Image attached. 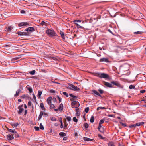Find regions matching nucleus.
I'll return each instance as SVG.
<instances>
[{"mask_svg": "<svg viewBox=\"0 0 146 146\" xmlns=\"http://www.w3.org/2000/svg\"><path fill=\"white\" fill-rule=\"evenodd\" d=\"M46 33L48 36L53 37L56 35V34L54 30L48 29L46 31Z\"/></svg>", "mask_w": 146, "mask_h": 146, "instance_id": "f257e3e1", "label": "nucleus"}, {"mask_svg": "<svg viewBox=\"0 0 146 146\" xmlns=\"http://www.w3.org/2000/svg\"><path fill=\"white\" fill-rule=\"evenodd\" d=\"M111 83L120 88H122L123 87V86L121 85L119 82L117 81H112L111 82Z\"/></svg>", "mask_w": 146, "mask_h": 146, "instance_id": "f03ea898", "label": "nucleus"}, {"mask_svg": "<svg viewBox=\"0 0 146 146\" xmlns=\"http://www.w3.org/2000/svg\"><path fill=\"white\" fill-rule=\"evenodd\" d=\"M103 78L105 79L109 78V76L108 74L105 73H101V74L100 78Z\"/></svg>", "mask_w": 146, "mask_h": 146, "instance_id": "7ed1b4c3", "label": "nucleus"}, {"mask_svg": "<svg viewBox=\"0 0 146 146\" xmlns=\"http://www.w3.org/2000/svg\"><path fill=\"white\" fill-rule=\"evenodd\" d=\"M23 105H20L18 107V108L19 110L18 111V113L20 115V114L23 111Z\"/></svg>", "mask_w": 146, "mask_h": 146, "instance_id": "20e7f679", "label": "nucleus"}, {"mask_svg": "<svg viewBox=\"0 0 146 146\" xmlns=\"http://www.w3.org/2000/svg\"><path fill=\"white\" fill-rule=\"evenodd\" d=\"M17 34L19 35H27L28 33L27 32H18Z\"/></svg>", "mask_w": 146, "mask_h": 146, "instance_id": "39448f33", "label": "nucleus"}, {"mask_svg": "<svg viewBox=\"0 0 146 146\" xmlns=\"http://www.w3.org/2000/svg\"><path fill=\"white\" fill-rule=\"evenodd\" d=\"M14 134H11V135H7V137L8 140H11L13 139L14 138L13 137Z\"/></svg>", "mask_w": 146, "mask_h": 146, "instance_id": "423d86ee", "label": "nucleus"}, {"mask_svg": "<svg viewBox=\"0 0 146 146\" xmlns=\"http://www.w3.org/2000/svg\"><path fill=\"white\" fill-rule=\"evenodd\" d=\"M103 82L104 83V85L110 88L113 87L112 85L111 84L105 81H104Z\"/></svg>", "mask_w": 146, "mask_h": 146, "instance_id": "0eeeda50", "label": "nucleus"}, {"mask_svg": "<svg viewBox=\"0 0 146 146\" xmlns=\"http://www.w3.org/2000/svg\"><path fill=\"white\" fill-rule=\"evenodd\" d=\"M34 28L33 27H29L26 29L25 31L32 32L34 31Z\"/></svg>", "mask_w": 146, "mask_h": 146, "instance_id": "6e6552de", "label": "nucleus"}, {"mask_svg": "<svg viewBox=\"0 0 146 146\" xmlns=\"http://www.w3.org/2000/svg\"><path fill=\"white\" fill-rule=\"evenodd\" d=\"M99 61L100 62H109V60L108 58H101Z\"/></svg>", "mask_w": 146, "mask_h": 146, "instance_id": "1a4fd4ad", "label": "nucleus"}, {"mask_svg": "<svg viewBox=\"0 0 146 146\" xmlns=\"http://www.w3.org/2000/svg\"><path fill=\"white\" fill-rule=\"evenodd\" d=\"M52 98L50 96L47 99V101L49 105H50L51 103V100Z\"/></svg>", "mask_w": 146, "mask_h": 146, "instance_id": "9d476101", "label": "nucleus"}, {"mask_svg": "<svg viewBox=\"0 0 146 146\" xmlns=\"http://www.w3.org/2000/svg\"><path fill=\"white\" fill-rule=\"evenodd\" d=\"M63 104L62 103H61L60 105L58 108V109L60 111H62L63 110Z\"/></svg>", "mask_w": 146, "mask_h": 146, "instance_id": "9b49d317", "label": "nucleus"}, {"mask_svg": "<svg viewBox=\"0 0 146 146\" xmlns=\"http://www.w3.org/2000/svg\"><path fill=\"white\" fill-rule=\"evenodd\" d=\"M76 112V115L78 116L80 115V111L79 108H77L75 110Z\"/></svg>", "mask_w": 146, "mask_h": 146, "instance_id": "f8f14e48", "label": "nucleus"}, {"mask_svg": "<svg viewBox=\"0 0 146 146\" xmlns=\"http://www.w3.org/2000/svg\"><path fill=\"white\" fill-rule=\"evenodd\" d=\"M78 103V106H80V104L78 102H76L75 101H73L71 102V105L72 106H74V105L77 104Z\"/></svg>", "mask_w": 146, "mask_h": 146, "instance_id": "ddd939ff", "label": "nucleus"}, {"mask_svg": "<svg viewBox=\"0 0 146 146\" xmlns=\"http://www.w3.org/2000/svg\"><path fill=\"white\" fill-rule=\"evenodd\" d=\"M21 91V90L20 89H18V90L16 91V94H15L14 96H18L19 94V93Z\"/></svg>", "mask_w": 146, "mask_h": 146, "instance_id": "4468645a", "label": "nucleus"}, {"mask_svg": "<svg viewBox=\"0 0 146 146\" xmlns=\"http://www.w3.org/2000/svg\"><path fill=\"white\" fill-rule=\"evenodd\" d=\"M69 86L67 87L70 89L73 90V87H74V86L72 84H68Z\"/></svg>", "mask_w": 146, "mask_h": 146, "instance_id": "2eb2a0df", "label": "nucleus"}, {"mask_svg": "<svg viewBox=\"0 0 146 146\" xmlns=\"http://www.w3.org/2000/svg\"><path fill=\"white\" fill-rule=\"evenodd\" d=\"M21 55H19L17 57L13 58L12 59V61H14L19 59V58L21 57Z\"/></svg>", "mask_w": 146, "mask_h": 146, "instance_id": "dca6fc26", "label": "nucleus"}, {"mask_svg": "<svg viewBox=\"0 0 146 146\" xmlns=\"http://www.w3.org/2000/svg\"><path fill=\"white\" fill-rule=\"evenodd\" d=\"M83 139L84 141H92L93 140V139L87 137H84Z\"/></svg>", "mask_w": 146, "mask_h": 146, "instance_id": "f3484780", "label": "nucleus"}, {"mask_svg": "<svg viewBox=\"0 0 146 146\" xmlns=\"http://www.w3.org/2000/svg\"><path fill=\"white\" fill-rule=\"evenodd\" d=\"M43 115V112L42 111H41L38 118V120H39L42 117Z\"/></svg>", "mask_w": 146, "mask_h": 146, "instance_id": "a211bd4d", "label": "nucleus"}, {"mask_svg": "<svg viewBox=\"0 0 146 146\" xmlns=\"http://www.w3.org/2000/svg\"><path fill=\"white\" fill-rule=\"evenodd\" d=\"M73 90L75 91H78L80 90V89L78 87L74 86V87H73Z\"/></svg>", "mask_w": 146, "mask_h": 146, "instance_id": "6ab92c4d", "label": "nucleus"}, {"mask_svg": "<svg viewBox=\"0 0 146 146\" xmlns=\"http://www.w3.org/2000/svg\"><path fill=\"white\" fill-rule=\"evenodd\" d=\"M106 110V108L104 107H98L97 108V110L98 111L100 110Z\"/></svg>", "mask_w": 146, "mask_h": 146, "instance_id": "aec40b11", "label": "nucleus"}, {"mask_svg": "<svg viewBox=\"0 0 146 146\" xmlns=\"http://www.w3.org/2000/svg\"><path fill=\"white\" fill-rule=\"evenodd\" d=\"M144 124V122H139L136 123V125L137 126H139L141 125H143Z\"/></svg>", "mask_w": 146, "mask_h": 146, "instance_id": "412c9836", "label": "nucleus"}, {"mask_svg": "<svg viewBox=\"0 0 146 146\" xmlns=\"http://www.w3.org/2000/svg\"><path fill=\"white\" fill-rule=\"evenodd\" d=\"M26 88L28 90L30 93H32L33 91V90L31 88L27 86L26 87Z\"/></svg>", "mask_w": 146, "mask_h": 146, "instance_id": "4be33fe9", "label": "nucleus"}, {"mask_svg": "<svg viewBox=\"0 0 146 146\" xmlns=\"http://www.w3.org/2000/svg\"><path fill=\"white\" fill-rule=\"evenodd\" d=\"M59 135L61 137H65L66 136V134L64 132H60L59 133Z\"/></svg>", "mask_w": 146, "mask_h": 146, "instance_id": "5701e85b", "label": "nucleus"}, {"mask_svg": "<svg viewBox=\"0 0 146 146\" xmlns=\"http://www.w3.org/2000/svg\"><path fill=\"white\" fill-rule=\"evenodd\" d=\"M8 130L9 132H12L13 134L16 133V131L15 130H12L10 129H8Z\"/></svg>", "mask_w": 146, "mask_h": 146, "instance_id": "b1692460", "label": "nucleus"}, {"mask_svg": "<svg viewBox=\"0 0 146 146\" xmlns=\"http://www.w3.org/2000/svg\"><path fill=\"white\" fill-rule=\"evenodd\" d=\"M60 34L61 35L62 38L63 39H65V38L64 36V33L63 32L60 31Z\"/></svg>", "mask_w": 146, "mask_h": 146, "instance_id": "393cba45", "label": "nucleus"}, {"mask_svg": "<svg viewBox=\"0 0 146 146\" xmlns=\"http://www.w3.org/2000/svg\"><path fill=\"white\" fill-rule=\"evenodd\" d=\"M40 106L41 109L43 110H45V108L44 104L43 103H41L40 104Z\"/></svg>", "mask_w": 146, "mask_h": 146, "instance_id": "a878e982", "label": "nucleus"}, {"mask_svg": "<svg viewBox=\"0 0 146 146\" xmlns=\"http://www.w3.org/2000/svg\"><path fill=\"white\" fill-rule=\"evenodd\" d=\"M136 124H133V125H130L129 126V127L130 128H135V127L136 126Z\"/></svg>", "mask_w": 146, "mask_h": 146, "instance_id": "bb28decb", "label": "nucleus"}, {"mask_svg": "<svg viewBox=\"0 0 146 146\" xmlns=\"http://www.w3.org/2000/svg\"><path fill=\"white\" fill-rule=\"evenodd\" d=\"M101 74L100 73H96L94 74V75L100 78L101 76Z\"/></svg>", "mask_w": 146, "mask_h": 146, "instance_id": "cd10ccee", "label": "nucleus"}, {"mask_svg": "<svg viewBox=\"0 0 146 146\" xmlns=\"http://www.w3.org/2000/svg\"><path fill=\"white\" fill-rule=\"evenodd\" d=\"M94 120V116H92L90 119V122L91 123H93Z\"/></svg>", "mask_w": 146, "mask_h": 146, "instance_id": "c85d7f7f", "label": "nucleus"}, {"mask_svg": "<svg viewBox=\"0 0 146 146\" xmlns=\"http://www.w3.org/2000/svg\"><path fill=\"white\" fill-rule=\"evenodd\" d=\"M92 92L94 94H96L97 95H98V94H99V93L96 90H92Z\"/></svg>", "mask_w": 146, "mask_h": 146, "instance_id": "c756f323", "label": "nucleus"}, {"mask_svg": "<svg viewBox=\"0 0 146 146\" xmlns=\"http://www.w3.org/2000/svg\"><path fill=\"white\" fill-rule=\"evenodd\" d=\"M75 24L76 25V26L78 28H80L81 29H84V28L83 27L80 26L78 24L75 23Z\"/></svg>", "mask_w": 146, "mask_h": 146, "instance_id": "7c9ffc66", "label": "nucleus"}, {"mask_svg": "<svg viewBox=\"0 0 146 146\" xmlns=\"http://www.w3.org/2000/svg\"><path fill=\"white\" fill-rule=\"evenodd\" d=\"M35 72V70H32V71H30L29 72V74L31 75H33L34 74Z\"/></svg>", "mask_w": 146, "mask_h": 146, "instance_id": "2f4dec72", "label": "nucleus"}, {"mask_svg": "<svg viewBox=\"0 0 146 146\" xmlns=\"http://www.w3.org/2000/svg\"><path fill=\"white\" fill-rule=\"evenodd\" d=\"M42 93V91H40V90L38 91V95L39 96L40 98V96L41 95Z\"/></svg>", "mask_w": 146, "mask_h": 146, "instance_id": "473e14b6", "label": "nucleus"}, {"mask_svg": "<svg viewBox=\"0 0 146 146\" xmlns=\"http://www.w3.org/2000/svg\"><path fill=\"white\" fill-rule=\"evenodd\" d=\"M84 127L86 128V129L89 127V125L87 123H85L84 124Z\"/></svg>", "mask_w": 146, "mask_h": 146, "instance_id": "72a5a7b5", "label": "nucleus"}, {"mask_svg": "<svg viewBox=\"0 0 146 146\" xmlns=\"http://www.w3.org/2000/svg\"><path fill=\"white\" fill-rule=\"evenodd\" d=\"M108 146H115L113 142H110L108 144Z\"/></svg>", "mask_w": 146, "mask_h": 146, "instance_id": "f704fd0d", "label": "nucleus"}, {"mask_svg": "<svg viewBox=\"0 0 146 146\" xmlns=\"http://www.w3.org/2000/svg\"><path fill=\"white\" fill-rule=\"evenodd\" d=\"M13 27L11 26H9L8 27L7 30L8 31H10L12 29Z\"/></svg>", "mask_w": 146, "mask_h": 146, "instance_id": "c9c22d12", "label": "nucleus"}, {"mask_svg": "<svg viewBox=\"0 0 146 146\" xmlns=\"http://www.w3.org/2000/svg\"><path fill=\"white\" fill-rule=\"evenodd\" d=\"M50 119L52 121H55L57 120L56 118L55 117H50Z\"/></svg>", "mask_w": 146, "mask_h": 146, "instance_id": "e433bc0d", "label": "nucleus"}, {"mask_svg": "<svg viewBox=\"0 0 146 146\" xmlns=\"http://www.w3.org/2000/svg\"><path fill=\"white\" fill-rule=\"evenodd\" d=\"M135 87V86H134V85H131L129 86V88L130 89H132L134 88Z\"/></svg>", "mask_w": 146, "mask_h": 146, "instance_id": "4c0bfd02", "label": "nucleus"}, {"mask_svg": "<svg viewBox=\"0 0 146 146\" xmlns=\"http://www.w3.org/2000/svg\"><path fill=\"white\" fill-rule=\"evenodd\" d=\"M143 33V32L138 31L137 32H135L134 33L135 34H141Z\"/></svg>", "mask_w": 146, "mask_h": 146, "instance_id": "58836bf2", "label": "nucleus"}, {"mask_svg": "<svg viewBox=\"0 0 146 146\" xmlns=\"http://www.w3.org/2000/svg\"><path fill=\"white\" fill-rule=\"evenodd\" d=\"M40 128L42 130L44 129V127L41 123H40Z\"/></svg>", "mask_w": 146, "mask_h": 146, "instance_id": "ea45409f", "label": "nucleus"}, {"mask_svg": "<svg viewBox=\"0 0 146 146\" xmlns=\"http://www.w3.org/2000/svg\"><path fill=\"white\" fill-rule=\"evenodd\" d=\"M98 136L99 138H100L102 139H105L104 137H103L100 134H98Z\"/></svg>", "mask_w": 146, "mask_h": 146, "instance_id": "a19ab883", "label": "nucleus"}, {"mask_svg": "<svg viewBox=\"0 0 146 146\" xmlns=\"http://www.w3.org/2000/svg\"><path fill=\"white\" fill-rule=\"evenodd\" d=\"M66 118L68 121H71V118L70 117L66 116Z\"/></svg>", "mask_w": 146, "mask_h": 146, "instance_id": "79ce46f5", "label": "nucleus"}, {"mask_svg": "<svg viewBox=\"0 0 146 146\" xmlns=\"http://www.w3.org/2000/svg\"><path fill=\"white\" fill-rule=\"evenodd\" d=\"M69 95L70 96L74 98H77V97L76 96H74L72 94H69Z\"/></svg>", "mask_w": 146, "mask_h": 146, "instance_id": "37998d69", "label": "nucleus"}, {"mask_svg": "<svg viewBox=\"0 0 146 146\" xmlns=\"http://www.w3.org/2000/svg\"><path fill=\"white\" fill-rule=\"evenodd\" d=\"M73 120L74 122H77L78 121V120L76 117H74Z\"/></svg>", "mask_w": 146, "mask_h": 146, "instance_id": "c03bdc74", "label": "nucleus"}, {"mask_svg": "<svg viewBox=\"0 0 146 146\" xmlns=\"http://www.w3.org/2000/svg\"><path fill=\"white\" fill-rule=\"evenodd\" d=\"M89 110V108L88 107H87L86 108L85 110V112L87 113L88 112Z\"/></svg>", "mask_w": 146, "mask_h": 146, "instance_id": "a18cd8bd", "label": "nucleus"}, {"mask_svg": "<svg viewBox=\"0 0 146 146\" xmlns=\"http://www.w3.org/2000/svg\"><path fill=\"white\" fill-rule=\"evenodd\" d=\"M34 129L36 131H38L39 130V128L38 127L35 126Z\"/></svg>", "mask_w": 146, "mask_h": 146, "instance_id": "49530a36", "label": "nucleus"}, {"mask_svg": "<svg viewBox=\"0 0 146 146\" xmlns=\"http://www.w3.org/2000/svg\"><path fill=\"white\" fill-rule=\"evenodd\" d=\"M99 131L101 132H104V129L103 127H102Z\"/></svg>", "mask_w": 146, "mask_h": 146, "instance_id": "de8ad7c7", "label": "nucleus"}, {"mask_svg": "<svg viewBox=\"0 0 146 146\" xmlns=\"http://www.w3.org/2000/svg\"><path fill=\"white\" fill-rule=\"evenodd\" d=\"M18 26L19 27H21L24 26L23 22H21L18 24Z\"/></svg>", "mask_w": 146, "mask_h": 146, "instance_id": "09e8293b", "label": "nucleus"}, {"mask_svg": "<svg viewBox=\"0 0 146 146\" xmlns=\"http://www.w3.org/2000/svg\"><path fill=\"white\" fill-rule=\"evenodd\" d=\"M63 94L64 95L66 96L67 97H68V94L66 92H63Z\"/></svg>", "mask_w": 146, "mask_h": 146, "instance_id": "8fccbe9b", "label": "nucleus"}, {"mask_svg": "<svg viewBox=\"0 0 146 146\" xmlns=\"http://www.w3.org/2000/svg\"><path fill=\"white\" fill-rule=\"evenodd\" d=\"M13 134H14V135H15V136L16 138L18 137H19V135L17 133L16 131V133H14Z\"/></svg>", "mask_w": 146, "mask_h": 146, "instance_id": "3c124183", "label": "nucleus"}, {"mask_svg": "<svg viewBox=\"0 0 146 146\" xmlns=\"http://www.w3.org/2000/svg\"><path fill=\"white\" fill-rule=\"evenodd\" d=\"M102 127L101 124L99 123V126L98 127V129L99 130H100V129H101V128Z\"/></svg>", "mask_w": 146, "mask_h": 146, "instance_id": "603ef678", "label": "nucleus"}, {"mask_svg": "<svg viewBox=\"0 0 146 146\" xmlns=\"http://www.w3.org/2000/svg\"><path fill=\"white\" fill-rule=\"evenodd\" d=\"M40 24H41L42 26H43L44 25H46V23L44 21H42Z\"/></svg>", "mask_w": 146, "mask_h": 146, "instance_id": "864d4df0", "label": "nucleus"}, {"mask_svg": "<svg viewBox=\"0 0 146 146\" xmlns=\"http://www.w3.org/2000/svg\"><path fill=\"white\" fill-rule=\"evenodd\" d=\"M50 105V108H54V105L53 104H50V105Z\"/></svg>", "mask_w": 146, "mask_h": 146, "instance_id": "5fc2aeb1", "label": "nucleus"}, {"mask_svg": "<svg viewBox=\"0 0 146 146\" xmlns=\"http://www.w3.org/2000/svg\"><path fill=\"white\" fill-rule=\"evenodd\" d=\"M120 124L122 125L123 126H124V127H126V125L125 124V123H122V122H120Z\"/></svg>", "mask_w": 146, "mask_h": 146, "instance_id": "6e6d98bb", "label": "nucleus"}, {"mask_svg": "<svg viewBox=\"0 0 146 146\" xmlns=\"http://www.w3.org/2000/svg\"><path fill=\"white\" fill-rule=\"evenodd\" d=\"M98 91L101 94H102L104 92V91L100 89L98 90Z\"/></svg>", "mask_w": 146, "mask_h": 146, "instance_id": "4d7b16f0", "label": "nucleus"}, {"mask_svg": "<svg viewBox=\"0 0 146 146\" xmlns=\"http://www.w3.org/2000/svg\"><path fill=\"white\" fill-rule=\"evenodd\" d=\"M24 26H27L29 25V23L27 22H23Z\"/></svg>", "mask_w": 146, "mask_h": 146, "instance_id": "13d9d810", "label": "nucleus"}, {"mask_svg": "<svg viewBox=\"0 0 146 146\" xmlns=\"http://www.w3.org/2000/svg\"><path fill=\"white\" fill-rule=\"evenodd\" d=\"M104 120L103 119H101L99 123L100 124H103L104 123Z\"/></svg>", "mask_w": 146, "mask_h": 146, "instance_id": "bf43d9fd", "label": "nucleus"}, {"mask_svg": "<svg viewBox=\"0 0 146 146\" xmlns=\"http://www.w3.org/2000/svg\"><path fill=\"white\" fill-rule=\"evenodd\" d=\"M50 92L51 93H54L55 92V91L54 90L52 89L50 90Z\"/></svg>", "mask_w": 146, "mask_h": 146, "instance_id": "052dcab7", "label": "nucleus"}, {"mask_svg": "<svg viewBox=\"0 0 146 146\" xmlns=\"http://www.w3.org/2000/svg\"><path fill=\"white\" fill-rule=\"evenodd\" d=\"M74 22H75V23H76V22H81V21L80 20H75L74 21Z\"/></svg>", "mask_w": 146, "mask_h": 146, "instance_id": "680f3d73", "label": "nucleus"}, {"mask_svg": "<svg viewBox=\"0 0 146 146\" xmlns=\"http://www.w3.org/2000/svg\"><path fill=\"white\" fill-rule=\"evenodd\" d=\"M21 97L22 98H27V96L25 95H24L22 96H21Z\"/></svg>", "mask_w": 146, "mask_h": 146, "instance_id": "e2e57ef3", "label": "nucleus"}, {"mask_svg": "<svg viewBox=\"0 0 146 146\" xmlns=\"http://www.w3.org/2000/svg\"><path fill=\"white\" fill-rule=\"evenodd\" d=\"M108 116L109 117H114V115H108Z\"/></svg>", "mask_w": 146, "mask_h": 146, "instance_id": "0e129e2a", "label": "nucleus"}, {"mask_svg": "<svg viewBox=\"0 0 146 146\" xmlns=\"http://www.w3.org/2000/svg\"><path fill=\"white\" fill-rule=\"evenodd\" d=\"M31 105V102L30 101H29L28 102V106H30Z\"/></svg>", "mask_w": 146, "mask_h": 146, "instance_id": "69168bd1", "label": "nucleus"}, {"mask_svg": "<svg viewBox=\"0 0 146 146\" xmlns=\"http://www.w3.org/2000/svg\"><path fill=\"white\" fill-rule=\"evenodd\" d=\"M145 92V90H143L140 91V92L142 93H143Z\"/></svg>", "mask_w": 146, "mask_h": 146, "instance_id": "338daca9", "label": "nucleus"}, {"mask_svg": "<svg viewBox=\"0 0 146 146\" xmlns=\"http://www.w3.org/2000/svg\"><path fill=\"white\" fill-rule=\"evenodd\" d=\"M33 99H34L35 100H36V96H35V95L33 94Z\"/></svg>", "mask_w": 146, "mask_h": 146, "instance_id": "774afa93", "label": "nucleus"}]
</instances>
